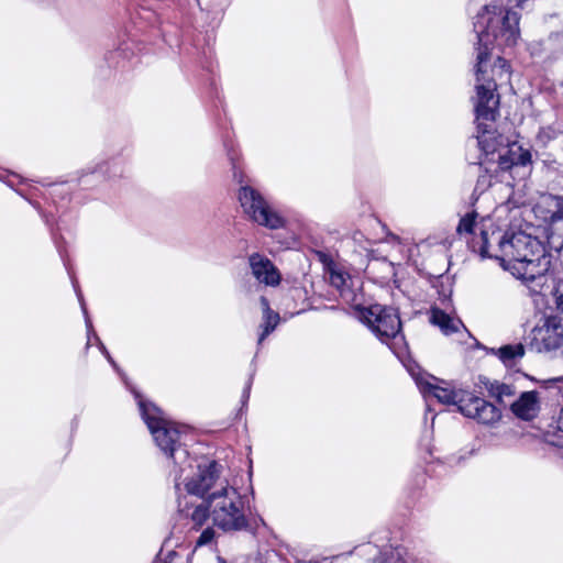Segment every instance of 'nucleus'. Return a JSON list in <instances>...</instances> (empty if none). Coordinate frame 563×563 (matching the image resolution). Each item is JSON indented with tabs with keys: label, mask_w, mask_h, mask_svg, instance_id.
Segmentation results:
<instances>
[{
	"label": "nucleus",
	"mask_w": 563,
	"mask_h": 563,
	"mask_svg": "<svg viewBox=\"0 0 563 563\" xmlns=\"http://www.w3.org/2000/svg\"><path fill=\"white\" fill-rule=\"evenodd\" d=\"M201 10L210 12H222L230 3V0H197Z\"/></svg>",
	"instance_id": "nucleus-26"
},
{
	"label": "nucleus",
	"mask_w": 563,
	"mask_h": 563,
	"mask_svg": "<svg viewBox=\"0 0 563 563\" xmlns=\"http://www.w3.org/2000/svg\"><path fill=\"white\" fill-rule=\"evenodd\" d=\"M492 186V175H489L487 172L485 174H482L478 176L475 191L484 192L486 189H488Z\"/></svg>",
	"instance_id": "nucleus-27"
},
{
	"label": "nucleus",
	"mask_w": 563,
	"mask_h": 563,
	"mask_svg": "<svg viewBox=\"0 0 563 563\" xmlns=\"http://www.w3.org/2000/svg\"><path fill=\"white\" fill-rule=\"evenodd\" d=\"M470 249L483 258H495L511 272L515 276V266L525 258L529 247L537 250V255L542 251V243L523 232H492L482 230L478 236L467 240Z\"/></svg>",
	"instance_id": "nucleus-2"
},
{
	"label": "nucleus",
	"mask_w": 563,
	"mask_h": 563,
	"mask_svg": "<svg viewBox=\"0 0 563 563\" xmlns=\"http://www.w3.org/2000/svg\"><path fill=\"white\" fill-rule=\"evenodd\" d=\"M178 452L181 450L186 456H189L188 446L196 443L192 429L189 426L178 423Z\"/></svg>",
	"instance_id": "nucleus-21"
},
{
	"label": "nucleus",
	"mask_w": 563,
	"mask_h": 563,
	"mask_svg": "<svg viewBox=\"0 0 563 563\" xmlns=\"http://www.w3.org/2000/svg\"><path fill=\"white\" fill-rule=\"evenodd\" d=\"M168 542H169V539H167L164 542V544H163L159 553L157 554V558H156L154 563H173L174 555H175V551L173 549L172 550H167V555H166V558L164 560L162 558L165 549L167 548Z\"/></svg>",
	"instance_id": "nucleus-28"
},
{
	"label": "nucleus",
	"mask_w": 563,
	"mask_h": 563,
	"mask_svg": "<svg viewBox=\"0 0 563 563\" xmlns=\"http://www.w3.org/2000/svg\"><path fill=\"white\" fill-rule=\"evenodd\" d=\"M459 411L483 424H493L501 418V411L498 407L468 391H466L464 398L460 399Z\"/></svg>",
	"instance_id": "nucleus-8"
},
{
	"label": "nucleus",
	"mask_w": 563,
	"mask_h": 563,
	"mask_svg": "<svg viewBox=\"0 0 563 563\" xmlns=\"http://www.w3.org/2000/svg\"><path fill=\"white\" fill-rule=\"evenodd\" d=\"M86 323H87L88 328H91V322H90V320L88 318L86 319Z\"/></svg>",
	"instance_id": "nucleus-33"
},
{
	"label": "nucleus",
	"mask_w": 563,
	"mask_h": 563,
	"mask_svg": "<svg viewBox=\"0 0 563 563\" xmlns=\"http://www.w3.org/2000/svg\"><path fill=\"white\" fill-rule=\"evenodd\" d=\"M260 303L263 310V322L261 324L262 332L258 338V345L276 329L280 320L279 314L271 309L266 297L262 296Z\"/></svg>",
	"instance_id": "nucleus-17"
},
{
	"label": "nucleus",
	"mask_w": 563,
	"mask_h": 563,
	"mask_svg": "<svg viewBox=\"0 0 563 563\" xmlns=\"http://www.w3.org/2000/svg\"><path fill=\"white\" fill-rule=\"evenodd\" d=\"M207 503L214 526L221 530L241 531L247 528L244 497L229 483L221 484L218 490L210 493Z\"/></svg>",
	"instance_id": "nucleus-3"
},
{
	"label": "nucleus",
	"mask_w": 563,
	"mask_h": 563,
	"mask_svg": "<svg viewBox=\"0 0 563 563\" xmlns=\"http://www.w3.org/2000/svg\"><path fill=\"white\" fill-rule=\"evenodd\" d=\"M474 30L477 34V56L475 66V96L472 98L475 113L476 141L482 152L494 154L501 144L496 134L495 121L499 114L497 79L509 71L507 60L500 56L489 64L492 49H505L517 44L519 15L503 5L489 4L476 15Z\"/></svg>",
	"instance_id": "nucleus-1"
},
{
	"label": "nucleus",
	"mask_w": 563,
	"mask_h": 563,
	"mask_svg": "<svg viewBox=\"0 0 563 563\" xmlns=\"http://www.w3.org/2000/svg\"><path fill=\"white\" fill-rule=\"evenodd\" d=\"M556 306H558V309L563 312V289H559L558 290V295H556Z\"/></svg>",
	"instance_id": "nucleus-31"
},
{
	"label": "nucleus",
	"mask_w": 563,
	"mask_h": 563,
	"mask_svg": "<svg viewBox=\"0 0 563 563\" xmlns=\"http://www.w3.org/2000/svg\"><path fill=\"white\" fill-rule=\"evenodd\" d=\"M142 419L146 423L156 445L168 457L174 456L176 424L167 420L163 410L155 404L143 399L139 393H134Z\"/></svg>",
	"instance_id": "nucleus-5"
},
{
	"label": "nucleus",
	"mask_w": 563,
	"mask_h": 563,
	"mask_svg": "<svg viewBox=\"0 0 563 563\" xmlns=\"http://www.w3.org/2000/svg\"><path fill=\"white\" fill-rule=\"evenodd\" d=\"M507 367H512L525 356V346L521 343L506 344L490 350Z\"/></svg>",
	"instance_id": "nucleus-18"
},
{
	"label": "nucleus",
	"mask_w": 563,
	"mask_h": 563,
	"mask_svg": "<svg viewBox=\"0 0 563 563\" xmlns=\"http://www.w3.org/2000/svg\"><path fill=\"white\" fill-rule=\"evenodd\" d=\"M238 199L244 214L254 223L269 230H278L286 225L285 218L254 187L242 185Z\"/></svg>",
	"instance_id": "nucleus-6"
},
{
	"label": "nucleus",
	"mask_w": 563,
	"mask_h": 563,
	"mask_svg": "<svg viewBox=\"0 0 563 563\" xmlns=\"http://www.w3.org/2000/svg\"><path fill=\"white\" fill-rule=\"evenodd\" d=\"M223 471L222 464L217 461H210L206 465H198V473L188 479L185 484L186 490L190 495L208 498L209 494L218 490L228 481L221 477Z\"/></svg>",
	"instance_id": "nucleus-7"
},
{
	"label": "nucleus",
	"mask_w": 563,
	"mask_h": 563,
	"mask_svg": "<svg viewBox=\"0 0 563 563\" xmlns=\"http://www.w3.org/2000/svg\"><path fill=\"white\" fill-rule=\"evenodd\" d=\"M430 321L432 324L439 327L444 334H451L459 330L462 325L461 320L450 317L448 313L440 309H432Z\"/></svg>",
	"instance_id": "nucleus-19"
},
{
	"label": "nucleus",
	"mask_w": 563,
	"mask_h": 563,
	"mask_svg": "<svg viewBox=\"0 0 563 563\" xmlns=\"http://www.w3.org/2000/svg\"><path fill=\"white\" fill-rule=\"evenodd\" d=\"M362 320L372 332L384 343L389 344L394 353L398 354L406 346L405 336L401 333V321L395 308L382 305L361 307Z\"/></svg>",
	"instance_id": "nucleus-4"
},
{
	"label": "nucleus",
	"mask_w": 563,
	"mask_h": 563,
	"mask_svg": "<svg viewBox=\"0 0 563 563\" xmlns=\"http://www.w3.org/2000/svg\"><path fill=\"white\" fill-rule=\"evenodd\" d=\"M563 342V325L554 318L548 319L531 332L530 346L537 352H551Z\"/></svg>",
	"instance_id": "nucleus-11"
},
{
	"label": "nucleus",
	"mask_w": 563,
	"mask_h": 563,
	"mask_svg": "<svg viewBox=\"0 0 563 563\" xmlns=\"http://www.w3.org/2000/svg\"><path fill=\"white\" fill-rule=\"evenodd\" d=\"M81 307H82L84 312H85V313H87V311H86V307L84 306V303H82V302H81Z\"/></svg>",
	"instance_id": "nucleus-35"
},
{
	"label": "nucleus",
	"mask_w": 563,
	"mask_h": 563,
	"mask_svg": "<svg viewBox=\"0 0 563 563\" xmlns=\"http://www.w3.org/2000/svg\"><path fill=\"white\" fill-rule=\"evenodd\" d=\"M113 366H115V363L114 361L112 360V357L110 356V360H108Z\"/></svg>",
	"instance_id": "nucleus-34"
},
{
	"label": "nucleus",
	"mask_w": 563,
	"mask_h": 563,
	"mask_svg": "<svg viewBox=\"0 0 563 563\" xmlns=\"http://www.w3.org/2000/svg\"><path fill=\"white\" fill-rule=\"evenodd\" d=\"M510 158H506L504 155H499V166L501 169H507L511 165L527 166L531 163V153L528 150L519 147L517 151H509Z\"/></svg>",
	"instance_id": "nucleus-20"
},
{
	"label": "nucleus",
	"mask_w": 563,
	"mask_h": 563,
	"mask_svg": "<svg viewBox=\"0 0 563 563\" xmlns=\"http://www.w3.org/2000/svg\"><path fill=\"white\" fill-rule=\"evenodd\" d=\"M353 553L367 563H407L405 559L407 551L402 545L378 547L368 542L356 547Z\"/></svg>",
	"instance_id": "nucleus-12"
},
{
	"label": "nucleus",
	"mask_w": 563,
	"mask_h": 563,
	"mask_svg": "<svg viewBox=\"0 0 563 563\" xmlns=\"http://www.w3.org/2000/svg\"><path fill=\"white\" fill-rule=\"evenodd\" d=\"M512 413L522 420H532L540 410L539 394L536 390L523 391L510 407Z\"/></svg>",
	"instance_id": "nucleus-16"
},
{
	"label": "nucleus",
	"mask_w": 563,
	"mask_h": 563,
	"mask_svg": "<svg viewBox=\"0 0 563 563\" xmlns=\"http://www.w3.org/2000/svg\"><path fill=\"white\" fill-rule=\"evenodd\" d=\"M253 376H254V374H251V376L249 377V379L245 384V387H244V390L242 394V404L243 405H245L250 398V393H251V388H252V384H253Z\"/></svg>",
	"instance_id": "nucleus-30"
},
{
	"label": "nucleus",
	"mask_w": 563,
	"mask_h": 563,
	"mask_svg": "<svg viewBox=\"0 0 563 563\" xmlns=\"http://www.w3.org/2000/svg\"><path fill=\"white\" fill-rule=\"evenodd\" d=\"M213 538L214 531L212 528L209 527L201 532L196 543L198 547L206 545L210 543L213 540Z\"/></svg>",
	"instance_id": "nucleus-29"
},
{
	"label": "nucleus",
	"mask_w": 563,
	"mask_h": 563,
	"mask_svg": "<svg viewBox=\"0 0 563 563\" xmlns=\"http://www.w3.org/2000/svg\"><path fill=\"white\" fill-rule=\"evenodd\" d=\"M562 129L559 124L553 123L547 126L540 128L538 134H537V142L542 145L547 146L550 142L554 141L559 137V135L562 133Z\"/></svg>",
	"instance_id": "nucleus-22"
},
{
	"label": "nucleus",
	"mask_w": 563,
	"mask_h": 563,
	"mask_svg": "<svg viewBox=\"0 0 563 563\" xmlns=\"http://www.w3.org/2000/svg\"><path fill=\"white\" fill-rule=\"evenodd\" d=\"M208 517H211V514L206 498L203 503L197 506L190 515L194 528H200L206 522Z\"/></svg>",
	"instance_id": "nucleus-25"
},
{
	"label": "nucleus",
	"mask_w": 563,
	"mask_h": 563,
	"mask_svg": "<svg viewBox=\"0 0 563 563\" xmlns=\"http://www.w3.org/2000/svg\"><path fill=\"white\" fill-rule=\"evenodd\" d=\"M328 278L330 285L339 291L341 299L345 303L355 309H360L364 305V294L357 279L352 278L349 274L335 267L329 268Z\"/></svg>",
	"instance_id": "nucleus-10"
},
{
	"label": "nucleus",
	"mask_w": 563,
	"mask_h": 563,
	"mask_svg": "<svg viewBox=\"0 0 563 563\" xmlns=\"http://www.w3.org/2000/svg\"><path fill=\"white\" fill-rule=\"evenodd\" d=\"M249 266L253 277L268 287H277L282 282V274L277 266L265 255L252 253L249 255Z\"/></svg>",
	"instance_id": "nucleus-13"
},
{
	"label": "nucleus",
	"mask_w": 563,
	"mask_h": 563,
	"mask_svg": "<svg viewBox=\"0 0 563 563\" xmlns=\"http://www.w3.org/2000/svg\"><path fill=\"white\" fill-rule=\"evenodd\" d=\"M562 88H563V81H562Z\"/></svg>",
	"instance_id": "nucleus-36"
},
{
	"label": "nucleus",
	"mask_w": 563,
	"mask_h": 563,
	"mask_svg": "<svg viewBox=\"0 0 563 563\" xmlns=\"http://www.w3.org/2000/svg\"><path fill=\"white\" fill-rule=\"evenodd\" d=\"M100 349L102 351V353L106 355L107 360H110V354L109 352L107 351V349L104 347V345L100 342Z\"/></svg>",
	"instance_id": "nucleus-32"
},
{
	"label": "nucleus",
	"mask_w": 563,
	"mask_h": 563,
	"mask_svg": "<svg viewBox=\"0 0 563 563\" xmlns=\"http://www.w3.org/2000/svg\"><path fill=\"white\" fill-rule=\"evenodd\" d=\"M551 257L543 244L539 255L534 247H529L525 258L520 261V264H516L515 276L525 282H533L538 277H542L551 267Z\"/></svg>",
	"instance_id": "nucleus-9"
},
{
	"label": "nucleus",
	"mask_w": 563,
	"mask_h": 563,
	"mask_svg": "<svg viewBox=\"0 0 563 563\" xmlns=\"http://www.w3.org/2000/svg\"><path fill=\"white\" fill-rule=\"evenodd\" d=\"M556 206L548 223L547 241L550 250L563 256V199H559Z\"/></svg>",
	"instance_id": "nucleus-15"
},
{
	"label": "nucleus",
	"mask_w": 563,
	"mask_h": 563,
	"mask_svg": "<svg viewBox=\"0 0 563 563\" xmlns=\"http://www.w3.org/2000/svg\"><path fill=\"white\" fill-rule=\"evenodd\" d=\"M411 375L415 377L418 387L427 400L429 397H434L439 400V402L444 405H455L457 410H460V399L464 398L466 391H456L433 385L430 382L424 380L422 377L416 376L413 372H411Z\"/></svg>",
	"instance_id": "nucleus-14"
},
{
	"label": "nucleus",
	"mask_w": 563,
	"mask_h": 563,
	"mask_svg": "<svg viewBox=\"0 0 563 563\" xmlns=\"http://www.w3.org/2000/svg\"><path fill=\"white\" fill-rule=\"evenodd\" d=\"M478 214L476 211H472L466 213L460 219V222L456 227V233L460 236H468L474 233L475 227H476V219Z\"/></svg>",
	"instance_id": "nucleus-23"
},
{
	"label": "nucleus",
	"mask_w": 563,
	"mask_h": 563,
	"mask_svg": "<svg viewBox=\"0 0 563 563\" xmlns=\"http://www.w3.org/2000/svg\"><path fill=\"white\" fill-rule=\"evenodd\" d=\"M486 388L490 397L496 398V400L501 404L504 396H511L514 394V388L510 385L504 383H486Z\"/></svg>",
	"instance_id": "nucleus-24"
}]
</instances>
